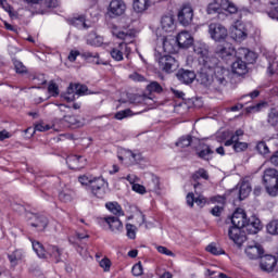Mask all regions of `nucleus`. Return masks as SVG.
<instances>
[{
  "label": "nucleus",
  "instance_id": "f257e3e1",
  "mask_svg": "<svg viewBox=\"0 0 278 278\" xmlns=\"http://www.w3.org/2000/svg\"><path fill=\"white\" fill-rule=\"evenodd\" d=\"M247 213L244 210L237 208L236 212L232 214L231 223L232 227L228 230V236L237 247H242L244 242H247V236L242 232V229L247 227Z\"/></svg>",
  "mask_w": 278,
  "mask_h": 278
},
{
  "label": "nucleus",
  "instance_id": "f03ea898",
  "mask_svg": "<svg viewBox=\"0 0 278 278\" xmlns=\"http://www.w3.org/2000/svg\"><path fill=\"white\" fill-rule=\"evenodd\" d=\"M111 31L113 36H115V38H119V40H125V42L119 43L110 52L111 58L115 60V62H123V55L129 58V53H131V48L127 46V42H132L134 36H131L129 31L122 30L117 26H113Z\"/></svg>",
  "mask_w": 278,
  "mask_h": 278
},
{
  "label": "nucleus",
  "instance_id": "7ed1b4c3",
  "mask_svg": "<svg viewBox=\"0 0 278 278\" xmlns=\"http://www.w3.org/2000/svg\"><path fill=\"white\" fill-rule=\"evenodd\" d=\"M210 71H213L212 79L206 78L202 84L206 86V88H211L212 90H218L220 86H227V81L229 79V70L225 68L223 64L218 63V59L216 63L212 67H206Z\"/></svg>",
  "mask_w": 278,
  "mask_h": 278
},
{
  "label": "nucleus",
  "instance_id": "20e7f679",
  "mask_svg": "<svg viewBox=\"0 0 278 278\" xmlns=\"http://www.w3.org/2000/svg\"><path fill=\"white\" fill-rule=\"evenodd\" d=\"M78 181L81 186H87L93 197H97L98 199H103V197H105V188H108L105 179L84 175L78 178Z\"/></svg>",
  "mask_w": 278,
  "mask_h": 278
},
{
  "label": "nucleus",
  "instance_id": "39448f33",
  "mask_svg": "<svg viewBox=\"0 0 278 278\" xmlns=\"http://www.w3.org/2000/svg\"><path fill=\"white\" fill-rule=\"evenodd\" d=\"M193 52L198 55L200 64H203L204 68H212L217 62V59L210 56V48L205 42L197 41L193 45Z\"/></svg>",
  "mask_w": 278,
  "mask_h": 278
},
{
  "label": "nucleus",
  "instance_id": "423d86ee",
  "mask_svg": "<svg viewBox=\"0 0 278 278\" xmlns=\"http://www.w3.org/2000/svg\"><path fill=\"white\" fill-rule=\"evenodd\" d=\"M277 176L278 172L275 168H267L263 174V184L269 197H277Z\"/></svg>",
  "mask_w": 278,
  "mask_h": 278
},
{
  "label": "nucleus",
  "instance_id": "0eeeda50",
  "mask_svg": "<svg viewBox=\"0 0 278 278\" xmlns=\"http://www.w3.org/2000/svg\"><path fill=\"white\" fill-rule=\"evenodd\" d=\"M220 9L225 10V12H229V14H236V12H238V7L229 0H222L220 4L216 1L211 2L207 5L206 12L207 14H216L220 12Z\"/></svg>",
  "mask_w": 278,
  "mask_h": 278
},
{
  "label": "nucleus",
  "instance_id": "6e6552de",
  "mask_svg": "<svg viewBox=\"0 0 278 278\" xmlns=\"http://www.w3.org/2000/svg\"><path fill=\"white\" fill-rule=\"evenodd\" d=\"M156 62L159 63V68L164 73H175L179 68V62L175 60L172 55H160L156 54Z\"/></svg>",
  "mask_w": 278,
  "mask_h": 278
},
{
  "label": "nucleus",
  "instance_id": "1a4fd4ad",
  "mask_svg": "<svg viewBox=\"0 0 278 278\" xmlns=\"http://www.w3.org/2000/svg\"><path fill=\"white\" fill-rule=\"evenodd\" d=\"M244 136V130L238 129L235 135L227 141H225V147H231L236 153H242V151H247L249 149V143L240 141V138Z\"/></svg>",
  "mask_w": 278,
  "mask_h": 278
},
{
  "label": "nucleus",
  "instance_id": "9d476101",
  "mask_svg": "<svg viewBox=\"0 0 278 278\" xmlns=\"http://www.w3.org/2000/svg\"><path fill=\"white\" fill-rule=\"evenodd\" d=\"M192 18H194V10L190 4H184L178 11V22L184 27L192 24Z\"/></svg>",
  "mask_w": 278,
  "mask_h": 278
},
{
  "label": "nucleus",
  "instance_id": "9b49d317",
  "mask_svg": "<svg viewBox=\"0 0 278 278\" xmlns=\"http://www.w3.org/2000/svg\"><path fill=\"white\" fill-rule=\"evenodd\" d=\"M118 160H121V162H124L126 166H134V164H138V162L142 160V155L131 150L123 149L119 152Z\"/></svg>",
  "mask_w": 278,
  "mask_h": 278
},
{
  "label": "nucleus",
  "instance_id": "f8f14e48",
  "mask_svg": "<svg viewBox=\"0 0 278 278\" xmlns=\"http://www.w3.org/2000/svg\"><path fill=\"white\" fill-rule=\"evenodd\" d=\"M208 34L213 40L216 42H220V40H225L227 38L228 33L227 28L218 23H212L208 25Z\"/></svg>",
  "mask_w": 278,
  "mask_h": 278
},
{
  "label": "nucleus",
  "instance_id": "ddd939ff",
  "mask_svg": "<svg viewBox=\"0 0 278 278\" xmlns=\"http://www.w3.org/2000/svg\"><path fill=\"white\" fill-rule=\"evenodd\" d=\"M26 218L29 220L30 227H36L38 231H45L47 229V225H49V219L42 215L26 213Z\"/></svg>",
  "mask_w": 278,
  "mask_h": 278
},
{
  "label": "nucleus",
  "instance_id": "4468645a",
  "mask_svg": "<svg viewBox=\"0 0 278 278\" xmlns=\"http://www.w3.org/2000/svg\"><path fill=\"white\" fill-rule=\"evenodd\" d=\"M127 10V4L123 0H112L109 5L108 14L111 18H116V16H123Z\"/></svg>",
  "mask_w": 278,
  "mask_h": 278
},
{
  "label": "nucleus",
  "instance_id": "2eb2a0df",
  "mask_svg": "<svg viewBox=\"0 0 278 278\" xmlns=\"http://www.w3.org/2000/svg\"><path fill=\"white\" fill-rule=\"evenodd\" d=\"M244 253L249 260H260L264 255V248L257 242H252L247 245Z\"/></svg>",
  "mask_w": 278,
  "mask_h": 278
},
{
  "label": "nucleus",
  "instance_id": "dca6fc26",
  "mask_svg": "<svg viewBox=\"0 0 278 278\" xmlns=\"http://www.w3.org/2000/svg\"><path fill=\"white\" fill-rule=\"evenodd\" d=\"M102 220L108 225L109 230L112 233H122L123 231V222L116 216H105Z\"/></svg>",
  "mask_w": 278,
  "mask_h": 278
},
{
  "label": "nucleus",
  "instance_id": "f3484780",
  "mask_svg": "<svg viewBox=\"0 0 278 278\" xmlns=\"http://www.w3.org/2000/svg\"><path fill=\"white\" fill-rule=\"evenodd\" d=\"M216 53L223 60H227V58H231V55H236V48H233V45L229 42H225L224 45L217 46Z\"/></svg>",
  "mask_w": 278,
  "mask_h": 278
},
{
  "label": "nucleus",
  "instance_id": "a211bd4d",
  "mask_svg": "<svg viewBox=\"0 0 278 278\" xmlns=\"http://www.w3.org/2000/svg\"><path fill=\"white\" fill-rule=\"evenodd\" d=\"M237 56L242 61L244 60L245 64H253L257 60V54L247 48H239Z\"/></svg>",
  "mask_w": 278,
  "mask_h": 278
},
{
  "label": "nucleus",
  "instance_id": "6ab92c4d",
  "mask_svg": "<svg viewBox=\"0 0 278 278\" xmlns=\"http://www.w3.org/2000/svg\"><path fill=\"white\" fill-rule=\"evenodd\" d=\"M176 42L180 49H188L194 42V39L190 33L184 30L177 35Z\"/></svg>",
  "mask_w": 278,
  "mask_h": 278
},
{
  "label": "nucleus",
  "instance_id": "aec40b11",
  "mask_svg": "<svg viewBox=\"0 0 278 278\" xmlns=\"http://www.w3.org/2000/svg\"><path fill=\"white\" fill-rule=\"evenodd\" d=\"M176 77L178 80L181 81V84H192L194 79H197V74H194L193 71L190 70H179L176 74Z\"/></svg>",
  "mask_w": 278,
  "mask_h": 278
},
{
  "label": "nucleus",
  "instance_id": "412c9836",
  "mask_svg": "<svg viewBox=\"0 0 278 278\" xmlns=\"http://www.w3.org/2000/svg\"><path fill=\"white\" fill-rule=\"evenodd\" d=\"M232 36L237 42H242V40H247V36H249V33H247V28H244V24H241L240 22H236L233 29H232Z\"/></svg>",
  "mask_w": 278,
  "mask_h": 278
},
{
  "label": "nucleus",
  "instance_id": "4be33fe9",
  "mask_svg": "<svg viewBox=\"0 0 278 278\" xmlns=\"http://www.w3.org/2000/svg\"><path fill=\"white\" fill-rule=\"evenodd\" d=\"M161 27L163 31L170 34L177 29V24L175 23V17L173 15H165L161 18Z\"/></svg>",
  "mask_w": 278,
  "mask_h": 278
},
{
  "label": "nucleus",
  "instance_id": "5701e85b",
  "mask_svg": "<svg viewBox=\"0 0 278 278\" xmlns=\"http://www.w3.org/2000/svg\"><path fill=\"white\" fill-rule=\"evenodd\" d=\"M161 40L165 53H175L177 51V39L173 37H163Z\"/></svg>",
  "mask_w": 278,
  "mask_h": 278
},
{
  "label": "nucleus",
  "instance_id": "b1692460",
  "mask_svg": "<svg viewBox=\"0 0 278 278\" xmlns=\"http://www.w3.org/2000/svg\"><path fill=\"white\" fill-rule=\"evenodd\" d=\"M84 157L77 155H71L66 159V164L72 170H79L84 168Z\"/></svg>",
  "mask_w": 278,
  "mask_h": 278
},
{
  "label": "nucleus",
  "instance_id": "393cba45",
  "mask_svg": "<svg viewBox=\"0 0 278 278\" xmlns=\"http://www.w3.org/2000/svg\"><path fill=\"white\" fill-rule=\"evenodd\" d=\"M248 233L255 235L262 229V222L260 218L252 217V219L247 222V225L243 227Z\"/></svg>",
  "mask_w": 278,
  "mask_h": 278
},
{
  "label": "nucleus",
  "instance_id": "a878e982",
  "mask_svg": "<svg viewBox=\"0 0 278 278\" xmlns=\"http://www.w3.org/2000/svg\"><path fill=\"white\" fill-rule=\"evenodd\" d=\"M150 8H151V0H134L132 1V10L137 14H142V12H147V10Z\"/></svg>",
  "mask_w": 278,
  "mask_h": 278
},
{
  "label": "nucleus",
  "instance_id": "bb28decb",
  "mask_svg": "<svg viewBox=\"0 0 278 278\" xmlns=\"http://www.w3.org/2000/svg\"><path fill=\"white\" fill-rule=\"evenodd\" d=\"M231 68L235 75H247V63L238 56L237 61L232 63Z\"/></svg>",
  "mask_w": 278,
  "mask_h": 278
},
{
  "label": "nucleus",
  "instance_id": "cd10ccee",
  "mask_svg": "<svg viewBox=\"0 0 278 278\" xmlns=\"http://www.w3.org/2000/svg\"><path fill=\"white\" fill-rule=\"evenodd\" d=\"M106 210L111 212L115 217L125 216V212L118 202H106L105 203Z\"/></svg>",
  "mask_w": 278,
  "mask_h": 278
},
{
  "label": "nucleus",
  "instance_id": "c85d7f7f",
  "mask_svg": "<svg viewBox=\"0 0 278 278\" xmlns=\"http://www.w3.org/2000/svg\"><path fill=\"white\" fill-rule=\"evenodd\" d=\"M251 182L250 181H241L239 184V199L240 201H244L247 197L251 194Z\"/></svg>",
  "mask_w": 278,
  "mask_h": 278
},
{
  "label": "nucleus",
  "instance_id": "c756f323",
  "mask_svg": "<svg viewBox=\"0 0 278 278\" xmlns=\"http://www.w3.org/2000/svg\"><path fill=\"white\" fill-rule=\"evenodd\" d=\"M63 121L67 123L71 127H83L84 121H81V117L75 116V115H65L63 117Z\"/></svg>",
  "mask_w": 278,
  "mask_h": 278
},
{
  "label": "nucleus",
  "instance_id": "7c9ffc66",
  "mask_svg": "<svg viewBox=\"0 0 278 278\" xmlns=\"http://www.w3.org/2000/svg\"><path fill=\"white\" fill-rule=\"evenodd\" d=\"M8 257L12 266H16L18 262H22V260H24L25 252H23V250H15L13 253L9 254Z\"/></svg>",
  "mask_w": 278,
  "mask_h": 278
},
{
  "label": "nucleus",
  "instance_id": "2f4dec72",
  "mask_svg": "<svg viewBox=\"0 0 278 278\" xmlns=\"http://www.w3.org/2000/svg\"><path fill=\"white\" fill-rule=\"evenodd\" d=\"M33 250L35 251L36 255L41 260L47 258V250H45V245L39 241H31Z\"/></svg>",
  "mask_w": 278,
  "mask_h": 278
},
{
  "label": "nucleus",
  "instance_id": "473e14b6",
  "mask_svg": "<svg viewBox=\"0 0 278 278\" xmlns=\"http://www.w3.org/2000/svg\"><path fill=\"white\" fill-rule=\"evenodd\" d=\"M200 147L201 150L198 151L199 157H201L202 160H210V157H212V155L214 154L212 148H210V146L205 143L200 144Z\"/></svg>",
  "mask_w": 278,
  "mask_h": 278
},
{
  "label": "nucleus",
  "instance_id": "72a5a7b5",
  "mask_svg": "<svg viewBox=\"0 0 278 278\" xmlns=\"http://www.w3.org/2000/svg\"><path fill=\"white\" fill-rule=\"evenodd\" d=\"M71 23L78 29H88V27H90V25L86 23V17L84 15L72 18Z\"/></svg>",
  "mask_w": 278,
  "mask_h": 278
},
{
  "label": "nucleus",
  "instance_id": "f704fd0d",
  "mask_svg": "<svg viewBox=\"0 0 278 278\" xmlns=\"http://www.w3.org/2000/svg\"><path fill=\"white\" fill-rule=\"evenodd\" d=\"M87 45L91 47H101L103 45V37L97 36V34H90L87 38Z\"/></svg>",
  "mask_w": 278,
  "mask_h": 278
},
{
  "label": "nucleus",
  "instance_id": "c9c22d12",
  "mask_svg": "<svg viewBox=\"0 0 278 278\" xmlns=\"http://www.w3.org/2000/svg\"><path fill=\"white\" fill-rule=\"evenodd\" d=\"M54 257L56 262H60V255H62V250L55 245H50L47 250V257Z\"/></svg>",
  "mask_w": 278,
  "mask_h": 278
},
{
  "label": "nucleus",
  "instance_id": "e433bc0d",
  "mask_svg": "<svg viewBox=\"0 0 278 278\" xmlns=\"http://www.w3.org/2000/svg\"><path fill=\"white\" fill-rule=\"evenodd\" d=\"M267 123L271 125V127H277L278 125V110L271 109L267 116Z\"/></svg>",
  "mask_w": 278,
  "mask_h": 278
},
{
  "label": "nucleus",
  "instance_id": "4c0bfd02",
  "mask_svg": "<svg viewBox=\"0 0 278 278\" xmlns=\"http://www.w3.org/2000/svg\"><path fill=\"white\" fill-rule=\"evenodd\" d=\"M83 55L92 64H103V62H101V59H99V53L97 52H85Z\"/></svg>",
  "mask_w": 278,
  "mask_h": 278
},
{
  "label": "nucleus",
  "instance_id": "58836bf2",
  "mask_svg": "<svg viewBox=\"0 0 278 278\" xmlns=\"http://www.w3.org/2000/svg\"><path fill=\"white\" fill-rule=\"evenodd\" d=\"M74 192L65 189L59 193L60 201H63V203H71L73 201Z\"/></svg>",
  "mask_w": 278,
  "mask_h": 278
},
{
  "label": "nucleus",
  "instance_id": "ea45409f",
  "mask_svg": "<svg viewBox=\"0 0 278 278\" xmlns=\"http://www.w3.org/2000/svg\"><path fill=\"white\" fill-rule=\"evenodd\" d=\"M266 229L270 236H278V219L269 222L266 226Z\"/></svg>",
  "mask_w": 278,
  "mask_h": 278
},
{
  "label": "nucleus",
  "instance_id": "a19ab883",
  "mask_svg": "<svg viewBox=\"0 0 278 278\" xmlns=\"http://www.w3.org/2000/svg\"><path fill=\"white\" fill-rule=\"evenodd\" d=\"M148 187L150 192H157V190H160V178L157 176H152Z\"/></svg>",
  "mask_w": 278,
  "mask_h": 278
},
{
  "label": "nucleus",
  "instance_id": "79ce46f5",
  "mask_svg": "<svg viewBox=\"0 0 278 278\" xmlns=\"http://www.w3.org/2000/svg\"><path fill=\"white\" fill-rule=\"evenodd\" d=\"M266 108H268V103H266V102H260V103H257V104H255V105H252V106H249L248 109H247V112H249V113H257V112H262L264 109H266Z\"/></svg>",
  "mask_w": 278,
  "mask_h": 278
},
{
  "label": "nucleus",
  "instance_id": "37998d69",
  "mask_svg": "<svg viewBox=\"0 0 278 278\" xmlns=\"http://www.w3.org/2000/svg\"><path fill=\"white\" fill-rule=\"evenodd\" d=\"M138 228L132 224H126V236L129 240H136Z\"/></svg>",
  "mask_w": 278,
  "mask_h": 278
},
{
  "label": "nucleus",
  "instance_id": "c03bdc74",
  "mask_svg": "<svg viewBox=\"0 0 278 278\" xmlns=\"http://www.w3.org/2000/svg\"><path fill=\"white\" fill-rule=\"evenodd\" d=\"M268 14L270 18H276V21H278V0L270 1V10Z\"/></svg>",
  "mask_w": 278,
  "mask_h": 278
},
{
  "label": "nucleus",
  "instance_id": "a18cd8bd",
  "mask_svg": "<svg viewBox=\"0 0 278 278\" xmlns=\"http://www.w3.org/2000/svg\"><path fill=\"white\" fill-rule=\"evenodd\" d=\"M206 251L208 253H212V255H223V253H225L223 251V249L218 248L216 245V243H210L207 247H206Z\"/></svg>",
  "mask_w": 278,
  "mask_h": 278
},
{
  "label": "nucleus",
  "instance_id": "49530a36",
  "mask_svg": "<svg viewBox=\"0 0 278 278\" xmlns=\"http://www.w3.org/2000/svg\"><path fill=\"white\" fill-rule=\"evenodd\" d=\"M129 116H134V112H131V110H129V109L118 111L115 114L116 121H123V118H129Z\"/></svg>",
  "mask_w": 278,
  "mask_h": 278
},
{
  "label": "nucleus",
  "instance_id": "de8ad7c7",
  "mask_svg": "<svg viewBox=\"0 0 278 278\" xmlns=\"http://www.w3.org/2000/svg\"><path fill=\"white\" fill-rule=\"evenodd\" d=\"M191 142H192V137L186 136V137L180 138L177 141L176 146L180 147L181 149H185V147H190Z\"/></svg>",
  "mask_w": 278,
  "mask_h": 278
},
{
  "label": "nucleus",
  "instance_id": "09e8293b",
  "mask_svg": "<svg viewBox=\"0 0 278 278\" xmlns=\"http://www.w3.org/2000/svg\"><path fill=\"white\" fill-rule=\"evenodd\" d=\"M256 150L261 155H268V153H270L268 146L264 141H261L256 144Z\"/></svg>",
  "mask_w": 278,
  "mask_h": 278
},
{
  "label": "nucleus",
  "instance_id": "8fccbe9b",
  "mask_svg": "<svg viewBox=\"0 0 278 278\" xmlns=\"http://www.w3.org/2000/svg\"><path fill=\"white\" fill-rule=\"evenodd\" d=\"M131 218H135L137 220L139 227H141V225H144L146 223L144 214H142V211L137 210L134 216L129 217V219Z\"/></svg>",
  "mask_w": 278,
  "mask_h": 278
},
{
  "label": "nucleus",
  "instance_id": "3c124183",
  "mask_svg": "<svg viewBox=\"0 0 278 278\" xmlns=\"http://www.w3.org/2000/svg\"><path fill=\"white\" fill-rule=\"evenodd\" d=\"M131 273L134 277H140L142 273H144V269L142 268V263L138 262L137 264H135L131 268Z\"/></svg>",
  "mask_w": 278,
  "mask_h": 278
},
{
  "label": "nucleus",
  "instance_id": "603ef678",
  "mask_svg": "<svg viewBox=\"0 0 278 278\" xmlns=\"http://www.w3.org/2000/svg\"><path fill=\"white\" fill-rule=\"evenodd\" d=\"M13 64H14L16 73H18L20 75H23V73H27V67H25L23 65V62H21L18 60H14Z\"/></svg>",
  "mask_w": 278,
  "mask_h": 278
},
{
  "label": "nucleus",
  "instance_id": "864d4df0",
  "mask_svg": "<svg viewBox=\"0 0 278 278\" xmlns=\"http://www.w3.org/2000/svg\"><path fill=\"white\" fill-rule=\"evenodd\" d=\"M200 177L202 179H210V176L207 175V170H205L204 168H200L198 172L193 174V179H200Z\"/></svg>",
  "mask_w": 278,
  "mask_h": 278
},
{
  "label": "nucleus",
  "instance_id": "5fc2aeb1",
  "mask_svg": "<svg viewBox=\"0 0 278 278\" xmlns=\"http://www.w3.org/2000/svg\"><path fill=\"white\" fill-rule=\"evenodd\" d=\"M48 91L52 97H58L60 94V89L55 83H50L48 86Z\"/></svg>",
  "mask_w": 278,
  "mask_h": 278
},
{
  "label": "nucleus",
  "instance_id": "6e6d98bb",
  "mask_svg": "<svg viewBox=\"0 0 278 278\" xmlns=\"http://www.w3.org/2000/svg\"><path fill=\"white\" fill-rule=\"evenodd\" d=\"M147 88L149 92H162V86L157 81H152Z\"/></svg>",
  "mask_w": 278,
  "mask_h": 278
},
{
  "label": "nucleus",
  "instance_id": "4d7b16f0",
  "mask_svg": "<svg viewBox=\"0 0 278 278\" xmlns=\"http://www.w3.org/2000/svg\"><path fill=\"white\" fill-rule=\"evenodd\" d=\"M156 251H159L162 255H167L168 257H173L175 255L173 251L163 245H157Z\"/></svg>",
  "mask_w": 278,
  "mask_h": 278
},
{
  "label": "nucleus",
  "instance_id": "13d9d810",
  "mask_svg": "<svg viewBox=\"0 0 278 278\" xmlns=\"http://www.w3.org/2000/svg\"><path fill=\"white\" fill-rule=\"evenodd\" d=\"M49 129H51V127L45 122H40L35 125V131H49Z\"/></svg>",
  "mask_w": 278,
  "mask_h": 278
},
{
  "label": "nucleus",
  "instance_id": "bf43d9fd",
  "mask_svg": "<svg viewBox=\"0 0 278 278\" xmlns=\"http://www.w3.org/2000/svg\"><path fill=\"white\" fill-rule=\"evenodd\" d=\"M100 266L103 268L104 273H108V271H110L112 262H110V258H102L100 261Z\"/></svg>",
  "mask_w": 278,
  "mask_h": 278
},
{
  "label": "nucleus",
  "instance_id": "052dcab7",
  "mask_svg": "<svg viewBox=\"0 0 278 278\" xmlns=\"http://www.w3.org/2000/svg\"><path fill=\"white\" fill-rule=\"evenodd\" d=\"M75 92L76 94H86V92H88V87H86V85H79V84H75Z\"/></svg>",
  "mask_w": 278,
  "mask_h": 278
},
{
  "label": "nucleus",
  "instance_id": "680f3d73",
  "mask_svg": "<svg viewBox=\"0 0 278 278\" xmlns=\"http://www.w3.org/2000/svg\"><path fill=\"white\" fill-rule=\"evenodd\" d=\"M132 190H134V192H137L138 194H144L147 192V189L144 188V186H142L140 184L132 185Z\"/></svg>",
  "mask_w": 278,
  "mask_h": 278
},
{
  "label": "nucleus",
  "instance_id": "e2e57ef3",
  "mask_svg": "<svg viewBox=\"0 0 278 278\" xmlns=\"http://www.w3.org/2000/svg\"><path fill=\"white\" fill-rule=\"evenodd\" d=\"M195 203H197V205H199V207H203L205 205V203H207V199H205V197H203V195H198L195 198Z\"/></svg>",
  "mask_w": 278,
  "mask_h": 278
},
{
  "label": "nucleus",
  "instance_id": "0e129e2a",
  "mask_svg": "<svg viewBox=\"0 0 278 278\" xmlns=\"http://www.w3.org/2000/svg\"><path fill=\"white\" fill-rule=\"evenodd\" d=\"M186 199H187V205H189V207H194V203H195L194 193H188Z\"/></svg>",
  "mask_w": 278,
  "mask_h": 278
},
{
  "label": "nucleus",
  "instance_id": "69168bd1",
  "mask_svg": "<svg viewBox=\"0 0 278 278\" xmlns=\"http://www.w3.org/2000/svg\"><path fill=\"white\" fill-rule=\"evenodd\" d=\"M62 99H64V101H67V103H71L75 101V93L65 92L62 94Z\"/></svg>",
  "mask_w": 278,
  "mask_h": 278
},
{
  "label": "nucleus",
  "instance_id": "338daca9",
  "mask_svg": "<svg viewBox=\"0 0 278 278\" xmlns=\"http://www.w3.org/2000/svg\"><path fill=\"white\" fill-rule=\"evenodd\" d=\"M132 81H143L144 80V76L138 74V73H134L129 76Z\"/></svg>",
  "mask_w": 278,
  "mask_h": 278
},
{
  "label": "nucleus",
  "instance_id": "774afa93",
  "mask_svg": "<svg viewBox=\"0 0 278 278\" xmlns=\"http://www.w3.org/2000/svg\"><path fill=\"white\" fill-rule=\"evenodd\" d=\"M269 162L273 166H278V151L270 156Z\"/></svg>",
  "mask_w": 278,
  "mask_h": 278
}]
</instances>
